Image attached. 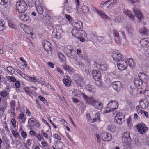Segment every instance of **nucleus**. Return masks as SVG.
<instances>
[{"mask_svg": "<svg viewBox=\"0 0 149 149\" xmlns=\"http://www.w3.org/2000/svg\"><path fill=\"white\" fill-rule=\"evenodd\" d=\"M138 78L134 79V83L135 86L139 89H141L142 88L143 82H145L148 77L143 72H141L138 74Z\"/></svg>", "mask_w": 149, "mask_h": 149, "instance_id": "f257e3e1", "label": "nucleus"}, {"mask_svg": "<svg viewBox=\"0 0 149 149\" xmlns=\"http://www.w3.org/2000/svg\"><path fill=\"white\" fill-rule=\"evenodd\" d=\"M17 9L20 13H24L27 9L28 6L23 1H18L16 3Z\"/></svg>", "mask_w": 149, "mask_h": 149, "instance_id": "f03ea898", "label": "nucleus"}, {"mask_svg": "<svg viewBox=\"0 0 149 149\" xmlns=\"http://www.w3.org/2000/svg\"><path fill=\"white\" fill-rule=\"evenodd\" d=\"M65 54L67 55L72 59H74L75 58L74 53H76V51H73L72 47L70 45H68L65 47L64 49Z\"/></svg>", "mask_w": 149, "mask_h": 149, "instance_id": "7ed1b4c3", "label": "nucleus"}, {"mask_svg": "<svg viewBox=\"0 0 149 149\" xmlns=\"http://www.w3.org/2000/svg\"><path fill=\"white\" fill-rule=\"evenodd\" d=\"M88 101L89 104L93 106L97 110H100L102 109V102H99L98 100L93 99V97Z\"/></svg>", "mask_w": 149, "mask_h": 149, "instance_id": "20e7f679", "label": "nucleus"}, {"mask_svg": "<svg viewBox=\"0 0 149 149\" xmlns=\"http://www.w3.org/2000/svg\"><path fill=\"white\" fill-rule=\"evenodd\" d=\"M73 80L77 85L80 87H82L84 84L83 79L78 74H75L73 76Z\"/></svg>", "mask_w": 149, "mask_h": 149, "instance_id": "39448f33", "label": "nucleus"}, {"mask_svg": "<svg viewBox=\"0 0 149 149\" xmlns=\"http://www.w3.org/2000/svg\"><path fill=\"white\" fill-rule=\"evenodd\" d=\"M136 127L139 133L141 134H143V133H145L146 131L148 130V128L143 122L138 123L136 125Z\"/></svg>", "mask_w": 149, "mask_h": 149, "instance_id": "423d86ee", "label": "nucleus"}, {"mask_svg": "<svg viewBox=\"0 0 149 149\" xmlns=\"http://www.w3.org/2000/svg\"><path fill=\"white\" fill-rule=\"evenodd\" d=\"M111 86L114 89L118 92H119L122 90L123 87L121 82L119 81L113 82Z\"/></svg>", "mask_w": 149, "mask_h": 149, "instance_id": "0eeeda50", "label": "nucleus"}, {"mask_svg": "<svg viewBox=\"0 0 149 149\" xmlns=\"http://www.w3.org/2000/svg\"><path fill=\"white\" fill-rule=\"evenodd\" d=\"M111 54L113 59L117 62L123 59L122 58V54L117 50L113 52Z\"/></svg>", "mask_w": 149, "mask_h": 149, "instance_id": "6e6552de", "label": "nucleus"}, {"mask_svg": "<svg viewBox=\"0 0 149 149\" xmlns=\"http://www.w3.org/2000/svg\"><path fill=\"white\" fill-rule=\"evenodd\" d=\"M118 63L117 64L118 68L121 70L125 69L127 66V61L124 59Z\"/></svg>", "mask_w": 149, "mask_h": 149, "instance_id": "1a4fd4ad", "label": "nucleus"}, {"mask_svg": "<svg viewBox=\"0 0 149 149\" xmlns=\"http://www.w3.org/2000/svg\"><path fill=\"white\" fill-rule=\"evenodd\" d=\"M100 136L104 141H109L112 138L111 134L107 132H102L100 134Z\"/></svg>", "mask_w": 149, "mask_h": 149, "instance_id": "9d476101", "label": "nucleus"}, {"mask_svg": "<svg viewBox=\"0 0 149 149\" xmlns=\"http://www.w3.org/2000/svg\"><path fill=\"white\" fill-rule=\"evenodd\" d=\"M118 103L116 101L110 100L107 106V108L110 107L112 111L116 110L118 107Z\"/></svg>", "mask_w": 149, "mask_h": 149, "instance_id": "9b49d317", "label": "nucleus"}, {"mask_svg": "<svg viewBox=\"0 0 149 149\" xmlns=\"http://www.w3.org/2000/svg\"><path fill=\"white\" fill-rule=\"evenodd\" d=\"M125 116L120 113H118L115 117L116 122L119 124L122 123V121H124L125 120Z\"/></svg>", "mask_w": 149, "mask_h": 149, "instance_id": "f8f14e48", "label": "nucleus"}, {"mask_svg": "<svg viewBox=\"0 0 149 149\" xmlns=\"http://www.w3.org/2000/svg\"><path fill=\"white\" fill-rule=\"evenodd\" d=\"M93 78L96 81H99L101 79V74L99 70H93L92 72Z\"/></svg>", "mask_w": 149, "mask_h": 149, "instance_id": "ddd939ff", "label": "nucleus"}, {"mask_svg": "<svg viewBox=\"0 0 149 149\" xmlns=\"http://www.w3.org/2000/svg\"><path fill=\"white\" fill-rule=\"evenodd\" d=\"M132 10L135 14L136 16L139 19H141L143 17V14L138 8L134 7Z\"/></svg>", "mask_w": 149, "mask_h": 149, "instance_id": "4468645a", "label": "nucleus"}, {"mask_svg": "<svg viewBox=\"0 0 149 149\" xmlns=\"http://www.w3.org/2000/svg\"><path fill=\"white\" fill-rule=\"evenodd\" d=\"M95 65L97 68L103 71L106 70L108 68V65H104V64H103L102 63H101L100 62L96 63Z\"/></svg>", "mask_w": 149, "mask_h": 149, "instance_id": "2eb2a0df", "label": "nucleus"}, {"mask_svg": "<svg viewBox=\"0 0 149 149\" xmlns=\"http://www.w3.org/2000/svg\"><path fill=\"white\" fill-rule=\"evenodd\" d=\"M140 43L143 47H149V37L141 39L140 41Z\"/></svg>", "mask_w": 149, "mask_h": 149, "instance_id": "dca6fc26", "label": "nucleus"}, {"mask_svg": "<svg viewBox=\"0 0 149 149\" xmlns=\"http://www.w3.org/2000/svg\"><path fill=\"white\" fill-rule=\"evenodd\" d=\"M140 106L142 109H145L149 106V102L146 98L141 99L139 102Z\"/></svg>", "mask_w": 149, "mask_h": 149, "instance_id": "f3484780", "label": "nucleus"}, {"mask_svg": "<svg viewBox=\"0 0 149 149\" xmlns=\"http://www.w3.org/2000/svg\"><path fill=\"white\" fill-rule=\"evenodd\" d=\"M44 49L47 52V54H49V51H51L52 44L48 41H45L43 43Z\"/></svg>", "mask_w": 149, "mask_h": 149, "instance_id": "a211bd4d", "label": "nucleus"}, {"mask_svg": "<svg viewBox=\"0 0 149 149\" xmlns=\"http://www.w3.org/2000/svg\"><path fill=\"white\" fill-rule=\"evenodd\" d=\"M19 17L21 20L26 22H27L29 23L31 21V19L26 14L19 13Z\"/></svg>", "mask_w": 149, "mask_h": 149, "instance_id": "6ab92c4d", "label": "nucleus"}, {"mask_svg": "<svg viewBox=\"0 0 149 149\" xmlns=\"http://www.w3.org/2000/svg\"><path fill=\"white\" fill-rule=\"evenodd\" d=\"M86 89L87 91L91 93L92 95H93L95 94V88L94 86L88 84L86 86Z\"/></svg>", "mask_w": 149, "mask_h": 149, "instance_id": "aec40b11", "label": "nucleus"}, {"mask_svg": "<svg viewBox=\"0 0 149 149\" xmlns=\"http://www.w3.org/2000/svg\"><path fill=\"white\" fill-rule=\"evenodd\" d=\"M123 13L126 15H127L130 19L131 21H134L135 19L134 16L132 12L130 10H124L123 11Z\"/></svg>", "mask_w": 149, "mask_h": 149, "instance_id": "412c9836", "label": "nucleus"}, {"mask_svg": "<svg viewBox=\"0 0 149 149\" xmlns=\"http://www.w3.org/2000/svg\"><path fill=\"white\" fill-rule=\"evenodd\" d=\"M72 25L78 29H80L83 28V23L80 21H77L73 22L72 24Z\"/></svg>", "mask_w": 149, "mask_h": 149, "instance_id": "4be33fe9", "label": "nucleus"}, {"mask_svg": "<svg viewBox=\"0 0 149 149\" xmlns=\"http://www.w3.org/2000/svg\"><path fill=\"white\" fill-rule=\"evenodd\" d=\"M43 20L46 23V24H49L50 23L51 17L49 14L45 13L42 17Z\"/></svg>", "mask_w": 149, "mask_h": 149, "instance_id": "5701e85b", "label": "nucleus"}, {"mask_svg": "<svg viewBox=\"0 0 149 149\" xmlns=\"http://www.w3.org/2000/svg\"><path fill=\"white\" fill-rule=\"evenodd\" d=\"M7 102L5 101L0 103V111L4 113L7 109Z\"/></svg>", "mask_w": 149, "mask_h": 149, "instance_id": "b1692460", "label": "nucleus"}, {"mask_svg": "<svg viewBox=\"0 0 149 149\" xmlns=\"http://www.w3.org/2000/svg\"><path fill=\"white\" fill-rule=\"evenodd\" d=\"M22 77L24 78L26 80H28L30 82H35V81H36V77H32L30 76H28L25 74H24Z\"/></svg>", "mask_w": 149, "mask_h": 149, "instance_id": "393cba45", "label": "nucleus"}, {"mask_svg": "<svg viewBox=\"0 0 149 149\" xmlns=\"http://www.w3.org/2000/svg\"><path fill=\"white\" fill-rule=\"evenodd\" d=\"M28 123L31 124L32 125L36 126L39 125L38 121L33 118H32L29 120Z\"/></svg>", "mask_w": 149, "mask_h": 149, "instance_id": "a878e982", "label": "nucleus"}, {"mask_svg": "<svg viewBox=\"0 0 149 149\" xmlns=\"http://www.w3.org/2000/svg\"><path fill=\"white\" fill-rule=\"evenodd\" d=\"M57 54L58 55L60 60L62 62L65 63L66 62V58L63 54L60 52H57Z\"/></svg>", "mask_w": 149, "mask_h": 149, "instance_id": "bb28decb", "label": "nucleus"}, {"mask_svg": "<svg viewBox=\"0 0 149 149\" xmlns=\"http://www.w3.org/2000/svg\"><path fill=\"white\" fill-rule=\"evenodd\" d=\"M83 98L85 100L86 102V104H89L88 101H89L90 100H91V98H92V97H88L86 95H85L83 93H81V95Z\"/></svg>", "mask_w": 149, "mask_h": 149, "instance_id": "cd10ccee", "label": "nucleus"}, {"mask_svg": "<svg viewBox=\"0 0 149 149\" xmlns=\"http://www.w3.org/2000/svg\"><path fill=\"white\" fill-rule=\"evenodd\" d=\"M24 31L27 34H30L31 36L33 35L32 29L31 28L28 26L25 27L24 29Z\"/></svg>", "mask_w": 149, "mask_h": 149, "instance_id": "c85d7f7f", "label": "nucleus"}, {"mask_svg": "<svg viewBox=\"0 0 149 149\" xmlns=\"http://www.w3.org/2000/svg\"><path fill=\"white\" fill-rule=\"evenodd\" d=\"M96 11L98 14L102 18L104 19L107 18V16L106 14H105L104 12L101 11V10H96Z\"/></svg>", "mask_w": 149, "mask_h": 149, "instance_id": "c756f323", "label": "nucleus"}, {"mask_svg": "<svg viewBox=\"0 0 149 149\" xmlns=\"http://www.w3.org/2000/svg\"><path fill=\"white\" fill-rule=\"evenodd\" d=\"M56 30V31L57 34V38L59 39L60 38V36L63 33V31L62 29L61 28H57Z\"/></svg>", "mask_w": 149, "mask_h": 149, "instance_id": "7c9ffc66", "label": "nucleus"}, {"mask_svg": "<svg viewBox=\"0 0 149 149\" xmlns=\"http://www.w3.org/2000/svg\"><path fill=\"white\" fill-rule=\"evenodd\" d=\"M81 93L80 92L79 90L74 89L72 92V94L75 97H79L81 95Z\"/></svg>", "mask_w": 149, "mask_h": 149, "instance_id": "2f4dec72", "label": "nucleus"}, {"mask_svg": "<svg viewBox=\"0 0 149 149\" xmlns=\"http://www.w3.org/2000/svg\"><path fill=\"white\" fill-rule=\"evenodd\" d=\"M34 5L36 6V8L37 7H40L42 6L39 0L36 1L35 2H33V3L31 5L30 4V3L29 4V6L30 7H33L34 6Z\"/></svg>", "mask_w": 149, "mask_h": 149, "instance_id": "473e14b6", "label": "nucleus"}, {"mask_svg": "<svg viewBox=\"0 0 149 149\" xmlns=\"http://www.w3.org/2000/svg\"><path fill=\"white\" fill-rule=\"evenodd\" d=\"M127 31L128 33L130 34H132L134 32L133 29L132 27L130 25H128L127 27Z\"/></svg>", "mask_w": 149, "mask_h": 149, "instance_id": "72a5a7b5", "label": "nucleus"}, {"mask_svg": "<svg viewBox=\"0 0 149 149\" xmlns=\"http://www.w3.org/2000/svg\"><path fill=\"white\" fill-rule=\"evenodd\" d=\"M100 114L99 113L97 112L95 115L94 118L92 119V123L95 122L98 120L99 121H100Z\"/></svg>", "mask_w": 149, "mask_h": 149, "instance_id": "f704fd0d", "label": "nucleus"}, {"mask_svg": "<svg viewBox=\"0 0 149 149\" xmlns=\"http://www.w3.org/2000/svg\"><path fill=\"white\" fill-rule=\"evenodd\" d=\"M128 65L130 68H133L135 65L134 60L132 59H129L128 61Z\"/></svg>", "mask_w": 149, "mask_h": 149, "instance_id": "c9c22d12", "label": "nucleus"}, {"mask_svg": "<svg viewBox=\"0 0 149 149\" xmlns=\"http://www.w3.org/2000/svg\"><path fill=\"white\" fill-rule=\"evenodd\" d=\"M63 81L65 85L67 87H69L71 84V82L68 79H63Z\"/></svg>", "mask_w": 149, "mask_h": 149, "instance_id": "e433bc0d", "label": "nucleus"}, {"mask_svg": "<svg viewBox=\"0 0 149 149\" xmlns=\"http://www.w3.org/2000/svg\"><path fill=\"white\" fill-rule=\"evenodd\" d=\"M38 14L42 15L43 13V7L41 6L40 7H37L36 8Z\"/></svg>", "mask_w": 149, "mask_h": 149, "instance_id": "4c0bfd02", "label": "nucleus"}, {"mask_svg": "<svg viewBox=\"0 0 149 149\" xmlns=\"http://www.w3.org/2000/svg\"><path fill=\"white\" fill-rule=\"evenodd\" d=\"M41 143L43 147L40 144L39 145V146L42 148H45L46 147L47 148H48L49 147V146L45 140H42V141L41 142Z\"/></svg>", "mask_w": 149, "mask_h": 149, "instance_id": "58836bf2", "label": "nucleus"}, {"mask_svg": "<svg viewBox=\"0 0 149 149\" xmlns=\"http://www.w3.org/2000/svg\"><path fill=\"white\" fill-rule=\"evenodd\" d=\"M114 40L116 43L117 44H120L121 42V39L119 37H114Z\"/></svg>", "mask_w": 149, "mask_h": 149, "instance_id": "ea45409f", "label": "nucleus"}, {"mask_svg": "<svg viewBox=\"0 0 149 149\" xmlns=\"http://www.w3.org/2000/svg\"><path fill=\"white\" fill-rule=\"evenodd\" d=\"M36 137L37 138V139L39 141H41L44 140V138L40 133L37 134Z\"/></svg>", "mask_w": 149, "mask_h": 149, "instance_id": "a19ab883", "label": "nucleus"}, {"mask_svg": "<svg viewBox=\"0 0 149 149\" xmlns=\"http://www.w3.org/2000/svg\"><path fill=\"white\" fill-rule=\"evenodd\" d=\"M8 94L7 92L5 90L1 91L0 92V95L2 97L4 98L7 96Z\"/></svg>", "mask_w": 149, "mask_h": 149, "instance_id": "79ce46f5", "label": "nucleus"}, {"mask_svg": "<svg viewBox=\"0 0 149 149\" xmlns=\"http://www.w3.org/2000/svg\"><path fill=\"white\" fill-rule=\"evenodd\" d=\"M81 9L82 10V11L84 13H87L89 11L88 8L86 6H83L82 7Z\"/></svg>", "mask_w": 149, "mask_h": 149, "instance_id": "37998d69", "label": "nucleus"}, {"mask_svg": "<svg viewBox=\"0 0 149 149\" xmlns=\"http://www.w3.org/2000/svg\"><path fill=\"white\" fill-rule=\"evenodd\" d=\"M34 89H30V90L28 91L27 89H24V91L29 96H30V94H32L34 92V90H33Z\"/></svg>", "mask_w": 149, "mask_h": 149, "instance_id": "c03bdc74", "label": "nucleus"}, {"mask_svg": "<svg viewBox=\"0 0 149 149\" xmlns=\"http://www.w3.org/2000/svg\"><path fill=\"white\" fill-rule=\"evenodd\" d=\"M7 69L9 72H10L11 74H13L15 71V69H14L11 66H9L7 68Z\"/></svg>", "mask_w": 149, "mask_h": 149, "instance_id": "a18cd8bd", "label": "nucleus"}, {"mask_svg": "<svg viewBox=\"0 0 149 149\" xmlns=\"http://www.w3.org/2000/svg\"><path fill=\"white\" fill-rule=\"evenodd\" d=\"M124 138H125V139H126V140H130L131 139V138L130 136V134L128 132H126L124 134Z\"/></svg>", "mask_w": 149, "mask_h": 149, "instance_id": "49530a36", "label": "nucleus"}, {"mask_svg": "<svg viewBox=\"0 0 149 149\" xmlns=\"http://www.w3.org/2000/svg\"><path fill=\"white\" fill-rule=\"evenodd\" d=\"M5 26L3 22L0 20V31H2L4 29Z\"/></svg>", "mask_w": 149, "mask_h": 149, "instance_id": "de8ad7c7", "label": "nucleus"}, {"mask_svg": "<svg viewBox=\"0 0 149 149\" xmlns=\"http://www.w3.org/2000/svg\"><path fill=\"white\" fill-rule=\"evenodd\" d=\"M113 34L114 37L119 36V32L117 30L115 29H113Z\"/></svg>", "mask_w": 149, "mask_h": 149, "instance_id": "09e8293b", "label": "nucleus"}, {"mask_svg": "<svg viewBox=\"0 0 149 149\" xmlns=\"http://www.w3.org/2000/svg\"><path fill=\"white\" fill-rule=\"evenodd\" d=\"M115 127L113 125H111L108 126V129L110 131L114 132L115 130Z\"/></svg>", "mask_w": 149, "mask_h": 149, "instance_id": "8fccbe9b", "label": "nucleus"}, {"mask_svg": "<svg viewBox=\"0 0 149 149\" xmlns=\"http://www.w3.org/2000/svg\"><path fill=\"white\" fill-rule=\"evenodd\" d=\"M113 2L111 3L108 6V8H110L111 7L115 5L117 3V0H113Z\"/></svg>", "mask_w": 149, "mask_h": 149, "instance_id": "3c124183", "label": "nucleus"}, {"mask_svg": "<svg viewBox=\"0 0 149 149\" xmlns=\"http://www.w3.org/2000/svg\"><path fill=\"white\" fill-rule=\"evenodd\" d=\"M7 1L6 0H0V4L2 5H5V7H6V5L7 3Z\"/></svg>", "mask_w": 149, "mask_h": 149, "instance_id": "603ef678", "label": "nucleus"}, {"mask_svg": "<svg viewBox=\"0 0 149 149\" xmlns=\"http://www.w3.org/2000/svg\"><path fill=\"white\" fill-rule=\"evenodd\" d=\"M122 19L119 15L116 16L114 18V20L116 22H119L121 21Z\"/></svg>", "mask_w": 149, "mask_h": 149, "instance_id": "864d4df0", "label": "nucleus"}, {"mask_svg": "<svg viewBox=\"0 0 149 149\" xmlns=\"http://www.w3.org/2000/svg\"><path fill=\"white\" fill-rule=\"evenodd\" d=\"M29 133L33 137L36 136H37V134L36 132L34 130H31L30 131Z\"/></svg>", "mask_w": 149, "mask_h": 149, "instance_id": "5fc2aeb1", "label": "nucleus"}, {"mask_svg": "<svg viewBox=\"0 0 149 149\" xmlns=\"http://www.w3.org/2000/svg\"><path fill=\"white\" fill-rule=\"evenodd\" d=\"M19 59L20 61L23 62V63H24L25 67L26 68L27 66V63L26 61H25V60L22 57H20L19 58Z\"/></svg>", "mask_w": 149, "mask_h": 149, "instance_id": "6e6d98bb", "label": "nucleus"}, {"mask_svg": "<svg viewBox=\"0 0 149 149\" xmlns=\"http://www.w3.org/2000/svg\"><path fill=\"white\" fill-rule=\"evenodd\" d=\"M10 105L11 108L14 110H15L14 108L15 107V101L12 100L10 102Z\"/></svg>", "mask_w": 149, "mask_h": 149, "instance_id": "4d7b16f0", "label": "nucleus"}, {"mask_svg": "<svg viewBox=\"0 0 149 149\" xmlns=\"http://www.w3.org/2000/svg\"><path fill=\"white\" fill-rule=\"evenodd\" d=\"M86 117L89 122L92 123V120L91 118V116L89 113H87L86 114Z\"/></svg>", "mask_w": 149, "mask_h": 149, "instance_id": "13d9d810", "label": "nucleus"}, {"mask_svg": "<svg viewBox=\"0 0 149 149\" xmlns=\"http://www.w3.org/2000/svg\"><path fill=\"white\" fill-rule=\"evenodd\" d=\"M11 123L13 127H16V121L14 118H13L11 120Z\"/></svg>", "mask_w": 149, "mask_h": 149, "instance_id": "bf43d9fd", "label": "nucleus"}, {"mask_svg": "<svg viewBox=\"0 0 149 149\" xmlns=\"http://www.w3.org/2000/svg\"><path fill=\"white\" fill-rule=\"evenodd\" d=\"M130 89L129 92L130 94H131L132 95L133 94V93L134 91H136L135 89L132 88L131 86H130Z\"/></svg>", "mask_w": 149, "mask_h": 149, "instance_id": "052dcab7", "label": "nucleus"}, {"mask_svg": "<svg viewBox=\"0 0 149 149\" xmlns=\"http://www.w3.org/2000/svg\"><path fill=\"white\" fill-rule=\"evenodd\" d=\"M12 133L13 135L15 136L16 137H19V135L17 132H16L14 130L12 131Z\"/></svg>", "mask_w": 149, "mask_h": 149, "instance_id": "680f3d73", "label": "nucleus"}, {"mask_svg": "<svg viewBox=\"0 0 149 149\" xmlns=\"http://www.w3.org/2000/svg\"><path fill=\"white\" fill-rule=\"evenodd\" d=\"M21 135L22 137L24 138H26L27 137V134L26 132L24 131H23L21 132Z\"/></svg>", "mask_w": 149, "mask_h": 149, "instance_id": "e2e57ef3", "label": "nucleus"}, {"mask_svg": "<svg viewBox=\"0 0 149 149\" xmlns=\"http://www.w3.org/2000/svg\"><path fill=\"white\" fill-rule=\"evenodd\" d=\"M54 138L57 139L59 140H60L61 139V138L57 134H55L54 135Z\"/></svg>", "mask_w": 149, "mask_h": 149, "instance_id": "0e129e2a", "label": "nucleus"}, {"mask_svg": "<svg viewBox=\"0 0 149 149\" xmlns=\"http://www.w3.org/2000/svg\"><path fill=\"white\" fill-rule=\"evenodd\" d=\"M146 29L145 28L143 27L140 30V32L143 34L146 33Z\"/></svg>", "mask_w": 149, "mask_h": 149, "instance_id": "69168bd1", "label": "nucleus"}, {"mask_svg": "<svg viewBox=\"0 0 149 149\" xmlns=\"http://www.w3.org/2000/svg\"><path fill=\"white\" fill-rule=\"evenodd\" d=\"M21 113L19 117V118L20 119H23L24 118V115L23 113L22 112H21Z\"/></svg>", "mask_w": 149, "mask_h": 149, "instance_id": "338daca9", "label": "nucleus"}, {"mask_svg": "<svg viewBox=\"0 0 149 149\" xmlns=\"http://www.w3.org/2000/svg\"><path fill=\"white\" fill-rule=\"evenodd\" d=\"M15 86L16 88H19L20 86L19 82L18 81H16L15 83Z\"/></svg>", "mask_w": 149, "mask_h": 149, "instance_id": "774afa93", "label": "nucleus"}]
</instances>
